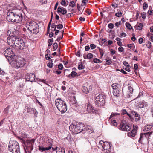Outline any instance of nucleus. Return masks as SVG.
Instances as JSON below:
<instances>
[{
  "mask_svg": "<svg viewBox=\"0 0 153 153\" xmlns=\"http://www.w3.org/2000/svg\"><path fill=\"white\" fill-rule=\"evenodd\" d=\"M91 48V49H94L96 48V46L94 44H91L90 45Z\"/></svg>",
  "mask_w": 153,
  "mask_h": 153,
  "instance_id": "nucleus-55",
  "label": "nucleus"
},
{
  "mask_svg": "<svg viewBox=\"0 0 153 153\" xmlns=\"http://www.w3.org/2000/svg\"><path fill=\"white\" fill-rule=\"evenodd\" d=\"M122 14V13L121 11H119L118 12L116 13L115 15L118 17H120L121 16Z\"/></svg>",
  "mask_w": 153,
  "mask_h": 153,
  "instance_id": "nucleus-31",
  "label": "nucleus"
},
{
  "mask_svg": "<svg viewBox=\"0 0 153 153\" xmlns=\"http://www.w3.org/2000/svg\"><path fill=\"white\" fill-rule=\"evenodd\" d=\"M122 114L123 115L126 114V113H127V111L126 109H123L121 110Z\"/></svg>",
  "mask_w": 153,
  "mask_h": 153,
  "instance_id": "nucleus-61",
  "label": "nucleus"
},
{
  "mask_svg": "<svg viewBox=\"0 0 153 153\" xmlns=\"http://www.w3.org/2000/svg\"><path fill=\"white\" fill-rule=\"evenodd\" d=\"M63 36V35H62L61 36H59L58 37H57L56 40V41H57V42H59L60 40L62 38Z\"/></svg>",
  "mask_w": 153,
  "mask_h": 153,
  "instance_id": "nucleus-63",
  "label": "nucleus"
},
{
  "mask_svg": "<svg viewBox=\"0 0 153 153\" xmlns=\"http://www.w3.org/2000/svg\"><path fill=\"white\" fill-rule=\"evenodd\" d=\"M57 28L59 29H61L62 28L63 26L62 24H59L57 25Z\"/></svg>",
  "mask_w": 153,
  "mask_h": 153,
  "instance_id": "nucleus-43",
  "label": "nucleus"
},
{
  "mask_svg": "<svg viewBox=\"0 0 153 153\" xmlns=\"http://www.w3.org/2000/svg\"><path fill=\"white\" fill-rule=\"evenodd\" d=\"M56 153H65V149L63 148H59L56 151Z\"/></svg>",
  "mask_w": 153,
  "mask_h": 153,
  "instance_id": "nucleus-23",
  "label": "nucleus"
},
{
  "mask_svg": "<svg viewBox=\"0 0 153 153\" xmlns=\"http://www.w3.org/2000/svg\"><path fill=\"white\" fill-rule=\"evenodd\" d=\"M105 96L102 94H100L97 96L95 100V103L98 105L103 106L105 104Z\"/></svg>",
  "mask_w": 153,
  "mask_h": 153,
  "instance_id": "nucleus-8",
  "label": "nucleus"
},
{
  "mask_svg": "<svg viewBox=\"0 0 153 153\" xmlns=\"http://www.w3.org/2000/svg\"><path fill=\"white\" fill-rule=\"evenodd\" d=\"M61 4L63 6H66V2L65 0H62L61 2Z\"/></svg>",
  "mask_w": 153,
  "mask_h": 153,
  "instance_id": "nucleus-58",
  "label": "nucleus"
},
{
  "mask_svg": "<svg viewBox=\"0 0 153 153\" xmlns=\"http://www.w3.org/2000/svg\"><path fill=\"white\" fill-rule=\"evenodd\" d=\"M102 146L104 150H108V151H109L111 149L112 145L109 142H105L103 144V146Z\"/></svg>",
  "mask_w": 153,
  "mask_h": 153,
  "instance_id": "nucleus-15",
  "label": "nucleus"
},
{
  "mask_svg": "<svg viewBox=\"0 0 153 153\" xmlns=\"http://www.w3.org/2000/svg\"><path fill=\"white\" fill-rule=\"evenodd\" d=\"M11 40L12 43L15 46L17 47L20 50H23L25 47V43L22 39L20 37L15 38L13 37Z\"/></svg>",
  "mask_w": 153,
  "mask_h": 153,
  "instance_id": "nucleus-6",
  "label": "nucleus"
},
{
  "mask_svg": "<svg viewBox=\"0 0 153 153\" xmlns=\"http://www.w3.org/2000/svg\"><path fill=\"white\" fill-rule=\"evenodd\" d=\"M52 144L51 143H49L48 146L47 147H45V151L49 150L51 148Z\"/></svg>",
  "mask_w": 153,
  "mask_h": 153,
  "instance_id": "nucleus-33",
  "label": "nucleus"
},
{
  "mask_svg": "<svg viewBox=\"0 0 153 153\" xmlns=\"http://www.w3.org/2000/svg\"><path fill=\"white\" fill-rule=\"evenodd\" d=\"M26 26L29 30L34 34H37L39 31V26L35 22L30 21L27 23Z\"/></svg>",
  "mask_w": 153,
  "mask_h": 153,
  "instance_id": "nucleus-3",
  "label": "nucleus"
},
{
  "mask_svg": "<svg viewBox=\"0 0 153 153\" xmlns=\"http://www.w3.org/2000/svg\"><path fill=\"white\" fill-rule=\"evenodd\" d=\"M111 123L115 126H117V122H116V120H111Z\"/></svg>",
  "mask_w": 153,
  "mask_h": 153,
  "instance_id": "nucleus-37",
  "label": "nucleus"
},
{
  "mask_svg": "<svg viewBox=\"0 0 153 153\" xmlns=\"http://www.w3.org/2000/svg\"><path fill=\"white\" fill-rule=\"evenodd\" d=\"M147 106V102H145L144 101H143L142 102H139L138 106H139V107L140 108L146 107Z\"/></svg>",
  "mask_w": 153,
  "mask_h": 153,
  "instance_id": "nucleus-17",
  "label": "nucleus"
},
{
  "mask_svg": "<svg viewBox=\"0 0 153 153\" xmlns=\"http://www.w3.org/2000/svg\"><path fill=\"white\" fill-rule=\"evenodd\" d=\"M8 149L13 153H20L19 144L14 140L9 141Z\"/></svg>",
  "mask_w": 153,
  "mask_h": 153,
  "instance_id": "nucleus-5",
  "label": "nucleus"
},
{
  "mask_svg": "<svg viewBox=\"0 0 153 153\" xmlns=\"http://www.w3.org/2000/svg\"><path fill=\"white\" fill-rule=\"evenodd\" d=\"M153 126V124L152 123L150 124L146 125L145 127V130L146 131L150 130L151 128Z\"/></svg>",
  "mask_w": 153,
  "mask_h": 153,
  "instance_id": "nucleus-18",
  "label": "nucleus"
},
{
  "mask_svg": "<svg viewBox=\"0 0 153 153\" xmlns=\"http://www.w3.org/2000/svg\"><path fill=\"white\" fill-rule=\"evenodd\" d=\"M53 72L56 73L58 75H59L61 74L62 71H61L58 70H57L55 71V70H54Z\"/></svg>",
  "mask_w": 153,
  "mask_h": 153,
  "instance_id": "nucleus-54",
  "label": "nucleus"
},
{
  "mask_svg": "<svg viewBox=\"0 0 153 153\" xmlns=\"http://www.w3.org/2000/svg\"><path fill=\"white\" fill-rule=\"evenodd\" d=\"M111 86L113 89V95L117 97L120 96L122 93L121 85L118 83H116L113 84Z\"/></svg>",
  "mask_w": 153,
  "mask_h": 153,
  "instance_id": "nucleus-7",
  "label": "nucleus"
},
{
  "mask_svg": "<svg viewBox=\"0 0 153 153\" xmlns=\"http://www.w3.org/2000/svg\"><path fill=\"white\" fill-rule=\"evenodd\" d=\"M55 103L57 108L62 113H63L67 111V108L66 104L61 98L56 99L55 100Z\"/></svg>",
  "mask_w": 153,
  "mask_h": 153,
  "instance_id": "nucleus-4",
  "label": "nucleus"
},
{
  "mask_svg": "<svg viewBox=\"0 0 153 153\" xmlns=\"http://www.w3.org/2000/svg\"><path fill=\"white\" fill-rule=\"evenodd\" d=\"M13 50L10 48L6 49L4 51V54L5 57L9 61L12 60L13 56L14 55Z\"/></svg>",
  "mask_w": 153,
  "mask_h": 153,
  "instance_id": "nucleus-9",
  "label": "nucleus"
},
{
  "mask_svg": "<svg viewBox=\"0 0 153 153\" xmlns=\"http://www.w3.org/2000/svg\"><path fill=\"white\" fill-rule=\"evenodd\" d=\"M30 110H32V112H33L35 115L37 114V112L36 110V109L33 108H31V109Z\"/></svg>",
  "mask_w": 153,
  "mask_h": 153,
  "instance_id": "nucleus-41",
  "label": "nucleus"
},
{
  "mask_svg": "<svg viewBox=\"0 0 153 153\" xmlns=\"http://www.w3.org/2000/svg\"><path fill=\"white\" fill-rule=\"evenodd\" d=\"M111 59H110L109 57L106 58L105 59L106 61L107 62L106 63V65H109L111 64L112 61H111Z\"/></svg>",
  "mask_w": 153,
  "mask_h": 153,
  "instance_id": "nucleus-24",
  "label": "nucleus"
},
{
  "mask_svg": "<svg viewBox=\"0 0 153 153\" xmlns=\"http://www.w3.org/2000/svg\"><path fill=\"white\" fill-rule=\"evenodd\" d=\"M143 27V24L142 23H140L138 25H137L135 26V28H137L139 30H140L142 29Z\"/></svg>",
  "mask_w": 153,
  "mask_h": 153,
  "instance_id": "nucleus-21",
  "label": "nucleus"
},
{
  "mask_svg": "<svg viewBox=\"0 0 153 153\" xmlns=\"http://www.w3.org/2000/svg\"><path fill=\"white\" fill-rule=\"evenodd\" d=\"M94 131L93 129H90L89 128H85V133L87 132L88 133H89L91 134L92 132H93Z\"/></svg>",
  "mask_w": 153,
  "mask_h": 153,
  "instance_id": "nucleus-27",
  "label": "nucleus"
},
{
  "mask_svg": "<svg viewBox=\"0 0 153 153\" xmlns=\"http://www.w3.org/2000/svg\"><path fill=\"white\" fill-rule=\"evenodd\" d=\"M85 68V66L82 65L81 63L80 65H79L78 66V69L79 70L83 69Z\"/></svg>",
  "mask_w": 153,
  "mask_h": 153,
  "instance_id": "nucleus-26",
  "label": "nucleus"
},
{
  "mask_svg": "<svg viewBox=\"0 0 153 153\" xmlns=\"http://www.w3.org/2000/svg\"><path fill=\"white\" fill-rule=\"evenodd\" d=\"M146 13L145 12H143L141 13V16L143 19H145L146 18Z\"/></svg>",
  "mask_w": 153,
  "mask_h": 153,
  "instance_id": "nucleus-50",
  "label": "nucleus"
},
{
  "mask_svg": "<svg viewBox=\"0 0 153 153\" xmlns=\"http://www.w3.org/2000/svg\"><path fill=\"white\" fill-rule=\"evenodd\" d=\"M118 50L119 51L122 52L124 51L123 48L122 47L120 46L118 48Z\"/></svg>",
  "mask_w": 153,
  "mask_h": 153,
  "instance_id": "nucleus-60",
  "label": "nucleus"
},
{
  "mask_svg": "<svg viewBox=\"0 0 153 153\" xmlns=\"http://www.w3.org/2000/svg\"><path fill=\"white\" fill-rule=\"evenodd\" d=\"M148 7V5L146 2H144L143 4V8L144 10H145L147 9Z\"/></svg>",
  "mask_w": 153,
  "mask_h": 153,
  "instance_id": "nucleus-30",
  "label": "nucleus"
},
{
  "mask_svg": "<svg viewBox=\"0 0 153 153\" xmlns=\"http://www.w3.org/2000/svg\"><path fill=\"white\" fill-rule=\"evenodd\" d=\"M53 51L56 50L58 47V44L57 43H55L53 44Z\"/></svg>",
  "mask_w": 153,
  "mask_h": 153,
  "instance_id": "nucleus-29",
  "label": "nucleus"
},
{
  "mask_svg": "<svg viewBox=\"0 0 153 153\" xmlns=\"http://www.w3.org/2000/svg\"><path fill=\"white\" fill-rule=\"evenodd\" d=\"M62 14L64 15L67 13V11L66 9L65 8H63L62 11L61 12Z\"/></svg>",
  "mask_w": 153,
  "mask_h": 153,
  "instance_id": "nucleus-40",
  "label": "nucleus"
},
{
  "mask_svg": "<svg viewBox=\"0 0 153 153\" xmlns=\"http://www.w3.org/2000/svg\"><path fill=\"white\" fill-rule=\"evenodd\" d=\"M134 117L136 118L135 120L136 121H139L140 119V117L138 114H137L136 115H135Z\"/></svg>",
  "mask_w": 153,
  "mask_h": 153,
  "instance_id": "nucleus-32",
  "label": "nucleus"
},
{
  "mask_svg": "<svg viewBox=\"0 0 153 153\" xmlns=\"http://www.w3.org/2000/svg\"><path fill=\"white\" fill-rule=\"evenodd\" d=\"M12 62L14 64L15 67L17 68L20 67H22L25 65V62L23 61L20 60L15 61L14 60H12Z\"/></svg>",
  "mask_w": 153,
  "mask_h": 153,
  "instance_id": "nucleus-11",
  "label": "nucleus"
},
{
  "mask_svg": "<svg viewBox=\"0 0 153 153\" xmlns=\"http://www.w3.org/2000/svg\"><path fill=\"white\" fill-rule=\"evenodd\" d=\"M126 27L128 29L130 30L132 28V26L131 25V24L129 23H127V22L126 23Z\"/></svg>",
  "mask_w": 153,
  "mask_h": 153,
  "instance_id": "nucleus-35",
  "label": "nucleus"
},
{
  "mask_svg": "<svg viewBox=\"0 0 153 153\" xmlns=\"http://www.w3.org/2000/svg\"><path fill=\"white\" fill-rule=\"evenodd\" d=\"M120 71L123 74H127L126 72L124 70H123V69H121L120 70L119 69H117L116 71Z\"/></svg>",
  "mask_w": 153,
  "mask_h": 153,
  "instance_id": "nucleus-42",
  "label": "nucleus"
},
{
  "mask_svg": "<svg viewBox=\"0 0 153 153\" xmlns=\"http://www.w3.org/2000/svg\"><path fill=\"white\" fill-rule=\"evenodd\" d=\"M58 68L59 69L62 70L63 68V66L62 64L60 63L58 65Z\"/></svg>",
  "mask_w": 153,
  "mask_h": 153,
  "instance_id": "nucleus-45",
  "label": "nucleus"
},
{
  "mask_svg": "<svg viewBox=\"0 0 153 153\" xmlns=\"http://www.w3.org/2000/svg\"><path fill=\"white\" fill-rule=\"evenodd\" d=\"M70 131L78 134L82 132L83 134L85 133V126L83 123L78 124L77 125L71 124L69 127Z\"/></svg>",
  "mask_w": 153,
  "mask_h": 153,
  "instance_id": "nucleus-2",
  "label": "nucleus"
},
{
  "mask_svg": "<svg viewBox=\"0 0 153 153\" xmlns=\"http://www.w3.org/2000/svg\"><path fill=\"white\" fill-rule=\"evenodd\" d=\"M137 128L138 127L137 126L135 127L134 126V129L131 132L127 133L128 136L131 138L134 137L136 135Z\"/></svg>",
  "mask_w": 153,
  "mask_h": 153,
  "instance_id": "nucleus-14",
  "label": "nucleus"
},
{
  "mask_svg": "<svg viewBox=\"0 0 153 153\" xmlns=\"http://www.w3.org/2000/svg\"><path fill=\"white\" fill-rule=\"evenodd\" d=\"M82 89L83 92L86 94H88L89 92L88 88L85 86H83L82 87Z\"/></svg>",
  "mask_w": 153,
  "mask_h": 153,
  "instance_id": "nucleus-20",
  "label": "nucleus"
},
{
  "mask_svg": "<svg viewBox=\"0 0 153 153\" xmlns=\"http://www.w3.org/2000/svg\"><path fill=\"white\" fill-rule=\"evenodd\" d=\"M76 4L73 1H71L69 3V5L72 7H74Z\"/></svg>",
  "mask_w": 153,
  "mask_h": 153,
  "instance_id": "nucleus-38",
  "label": "nucleus"
},
{
  "mask_svg": "<svg viewBox=\"0 0 153 153\" xmlns=\"http://www.w3.org/2000/svg\"><path fill=\"white\" fill-rule=\"evenodd\" d=\"M130 65H128V66H126L125 68V70L128 72H130Z\"/></svg>",
  "mask_w": 153,
  "mask_h": 153,
  "instance_id": "nucleus-48",
  "label": "nucleus"
},
{
  "mask_svg": "<svg viewBox=\"0 0 153 153\" xmlns=\"http://www.w3.org/2000/svg\"><path fill=\"white\" fill-rule=\"evenodd\" d=\"M93 62L95 63H99L100 62V63L102 62V61H101L99 59H98L97 58H95L94 59Z\"/></svg>",
  "mask_w": 153,
  "mask_h": 153,
  "instance_id": "nucleus-36",
  "label": "nucleus"
},
{
  "mask_svg": "<svg viewBox=\"0 0 153 153\" xmlns=\"http://www.w3.org/2000/svg\"><path fill=\"white\" fill-rule=\"evenodd\" d=\"M128 89L129 90V91L131 93H132L133 91V89L130 86H128Z\"/></svg>",
  "mask_w": 153,
  "mask_h": 153,
  "instance_id": "nucleus-53",
  "label": "nucleus"
},
{
  "mask_svg": "<svg viewBox=\"0 0 153 153\" xmlns=\"http://www.w3.org/2000/svg\"><path fill=\"white\" fill-rule=\"evenodd\" d=\"M147 46L148 48H150L151 46V43L149 41H148V43L147 44Z\"/></svg>",
  "mask_w": 153,
  "mask_h": 153,
  "instance_id": "nucleus-62",
  "label": "nucleus"
},
{
  "mask_svg": "<svg viewBox=\"0 0 153 153\" xmlns=\"http://www.w3.org/2000/svg\"><path fill=\"white\" fill-rule=\"evenodd\" d=\"M126 36V34L124 33L123 31H122L121 33H120V37H125Z\"/></svg>",
  "mask_w": 153,
  "mask_h": 153,
  "instance_id": "nucleus-49",
  "label": "nucleus"
},
{
  "mask_svg": "<svg viewBox=\"0 0 153 153\" xmlns=\"http://www.w3.org/2000/svg\"><path fill=\"white\" fill-rule=\"evenodd\" d=\"M76 56L78 57H80L81 56V54L80 53V50H78L76 53Z\"/></svg>",
  "mask_w": 153,
  "mask_h": 153,
  "instance_id": "nucleus-56",
  "label": "nucleus"
},
{
  "mask_svg": "<svg viewBox=\"0 0 153 153\" xmlns=\"http://www.w3.org/2000/svg\"><path fill=\"white\" fill-rule=\"evenodd\" d=\"M22 13V11L20 10H16L13 12H9L7 13V19L9 21L19 23L23 19Z\"/></svg>",
  "mask_w": 153,
  "mask_h": 153,
  "instance_id": "nucleus-1",
  "label": "nucleus"
},
{
  "mask_svg": "<svg viewBox=\"0 0 153 153\" xmlns=\"http://www.w3.org/2000/svg\"><path fill=\"white\" fill-rule=\"evenodd\" d=\"M152 133V132H148L147 133H144L143 134L145 135L146 138H148Z\"/></svg>",
  "mask_w": 153,
  "mask_h": 153,
  "instance_id": "nucleus-25",
  "label": "nucleus"
},
{
  "mask_svg": "<svg viewBox=\"0 0 153 153\" xmlns=\"http://www.w3.org/2000/svg\"><path fill=\"white\" fill-rule=\"evenodd\" d=\"M39 149L40 151H45V147L43 146H39Z\"/></svg>",
  "mask_w": 153,
  "mask_h": 153,
  "instance_id": "nucleus-46",
  "label": "nucleus"
},
{
  "mask_svg": "<svg viewBox=\"0 0 153 153\" xmlns=\"http://www.w3.org/2000/svg\"><path fill=\"white\" fill-rule=\"evenodd\" d=\"M7 36H9L10 37H9L7 38V40H10V38H12V33L11 32V30H8L7 33Z\"/></svg>",
  "mask_w": 153,
  "mask_h": 153,
  "instance_id": "nucleus-22",
  "label": "nucleus"
},
{
  "mask_svg": "<svg viewBox=\"0 0 153 153\" xmlns=\"http://www.w3.org/2000/svg\"><path fill=\"white\" fill-rule=\"evenodd\" d=\"M11 30L12 35V37L11 38V39L13 37H19L18 36L19 33V32L18 30L15 29H11Z\"/></svg>",
  "mask_w": 153,
  "mask_h": 153,
  "instance_id": "nucleus-16",
  "label": "nucleus"
},
{
  "mask_svg": "<svg viewBox=\"0 0 153 153\" xmlns=\"http://www.w3.org/2000/svg\"><path fill=\"white\" fill-rule=\"evenodd\" d=\"M25 78L27 81L33 82L35 81V76L33 73H27L25 75Z\"/></svg>",
  "mask_w": 153,
  "mask_h": 153,
  "instance_id": "nucleus-12",
  "label": "nucleus"
},
{
  "mask_svg": "<svg viewBox=\"0 0 153 153\" xmlns=\"http://www.w3.org/2000/svg\"><path fill=\"white\" fill-rule=\"evenodd\" d=\"M39 1L42 4H45L47 2V0H39Z\"/></svg>",
  "mask_w": 153,
  "mask_h": 153,
  "instance_id": "nucleus-57",
  "label": "nucleus"
},
{
  "mask_svg": "<svg viewBox=\"0 0 153 153\" xmlns=\"http://www.w3.org/2000/svg\"><path fill=\"white\" fill-rule=\"evenodd\" d=\"M51 63L49 62L47 63V66L50 68H51L52 67L53 65V63H52L53 61L52 59H51Z\"/></svg>",
  "mask_w": 153,
  "mask_h": 153,
  "instance_id": "nucleus-34",
  "label": "nucleus"
},
{
  "mask_svg": "<svg viewBox=\"0 0 153 153\" xmlns=\"http://www.w3.org/2000/svg\"><path fill=\"white\" fill-rule=\"evenodd\" d=\"M114 25L112 23H109L108 25V27L110 28V29H112L114 27Z\"/></svg>",
  "mask_w": 153,
  "mask_h": 153,
  "instance_id": "nucleus-44",
  "label": "nucleus"
},
{
  "mask_svg": "<svg viewBox=\"0 0 153 153\" xmlns=\"http://www.w3.org/2000/svg\"><path fill=\"white\" fill-rule=\"evenodd\" d=\"M87 109L88 110L89 109L91 111H92L93 112V110H94V109H93V107L92 106L90 105L89 104H88L87 105Z\"/></svg>",
  "mask_w": 153,
  "mask_h": 153,
  "instance_id": "nucleus-28",
  "label": "nucleus"
},
{
  "mask_svg": "<svg viewBox=\"0 0 153 153\" xmlns=\"http://www.w3.org/2000/svg\"><path fill=\"white\" fill-rule=\"evenodd\" d=\"M119 128L123 131H128L131 129L130 126L123 123L120 124Z\"/></svg>",
  "mask_w": 153,
  "mask_h": 153,
  "instance_id": "nucleus-13",
  "label": "nucleus"
},
{
  "mask_svg": "<svg viewBox=\"0 0 153 153\" xmlns=\"http://www.w3.org/2000/svg\"><path fill=\"white\" fill-rule=\"evenodd\" d=\"M93 57V55L91 53H88L87 55V58L88 59H91Z\"/></svg>",
  "mask_w": 153,
  "mask_h": 153,
  "instance_id": "nucleus-39",
  "label": "nucleus"
},
{
  "mask_svg": "<svg viewBox=\"0 0 153 153\" xmlns=\"http://www.w3.org/2000/svg\"><path fill=\"white\" fill-rule=\"evenodd\" d=\"M134 45V44H128L127 45V46L128 47V48H130V49H132L133 48V46Z\"/></svg>",
  "mask_w": 153,
  "mask_h": 153,
  "instance_id": "nucleus-59",
  "label": "nucleus"
},
{
  "mask_svg": "<svg viewBox=\"0 0 153 153\" xmlns=\"http://www.w3.org/2000/svg\"><path fill=\"white\" fill-rule=\"evenodd\" d=\"M64 8L63 7H59L57 9V12L58 13H61L62 11V9Z\"/></svg>",
  "mask_w": 153,
  "mask_h": 153,
  "instance_id": "nucleus-52",
  "label": "nucleus"
},
{
  "mask_svg": "<svg viewBox=\"0 0 153 153\" xmlns=\"http://www.w3.org/2000/svg\"><path fill=\"white\" fill-rule=\"evenodd\" d=\"M51 56V54H47L45 56V57L46 58V59L47 60H49L50 59V56Z\"/></svg>",
  "mask_w": 153,
  "mask_h": 153,
  "instance_id": "nucleus-51",
  "label": "nucleus"
},
{
  "mask_svg": "<svg viewBox=\"0 0 153 153\" xmlns=\"http://www.w3.org/2000/svg\"><path fill=\"white\" fill-rule=\"evenodd\" d=\"M77 74V73L73 71L68 75V77L69 78L71 79L74 77Z\"/></svg>",
  "mask_w": 153,
  "mask_h": 153,
  "instance_id": "nucleus-19",
  "label": "nucleus"
},
{
  "mask_svg": "<svg viewBox=\"0 0 153 153\" xmlns=\"http://www.w3.org/2000/svg\"><path fill=\"white\" fill-rule=\"evenodd\" d=\"M35 141V139H33L31 140H27L25 143V145L26 148H28V150L31 151L33 149V145Z\"/></svg>",
  "mask_w": 153,
  "mask_h": 153,
  "instance_id": "nucleus-10",
  "label": "nucleus"
},
{
  "mask_svg": "<svg viewBox=\"0 0 153 153\" xmlns=\"http://www.w3.org/2000/svg\"><path fill=\"white\" fill-rule=\"evenodd\" d=\"M99 51L100 52V54L101 56V57L102 58L103 55L104 54V52L101 49H99Z\"/></svg>",
  "mask_w": 153,
  "mask_h": 153,
  "instance_id": "nucleus-47",
  "label": "nucleus"
},
{
  "mask_svg": "<svg viewBox=\"0 0 153 153\" xmlns=\"http://www.w3.org/2000/svg\"><path fill=\"white\" fill-rule=\"evenodd\" d=\"M90 48V47L89 45L86 46L85 47V50L86 51H88Z\"/></svg>",
  "mask_w": 153,
  "mask_h": 153,
  "instance_id": "nucleus-64",
  "label": "nucleus"
}]
</instances>
